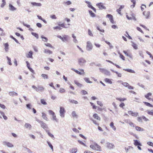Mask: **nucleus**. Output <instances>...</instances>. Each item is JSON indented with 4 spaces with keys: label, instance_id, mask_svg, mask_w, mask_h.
<instances>
[{
    "label": "nucleus",
    "instance_id": "nucleus-38",
    "mask_svg": "<svg viewBox=\"0 0 153 153\" xmlns=\"http://www.w3.org/2000/svg\"><path fill=\"white\" fill-rule=\"evenodd\" d=\"M44 52L45 53H48L49 54H52V52L51 51L47 49L45 50Z\"/></svg>",
    "mask_w": 153,
    "mask_h": 153
},
{
    "label": "nucleus",
    "instance_id": "nucleus-14",
    "mask_svg": "<svg viewBox=\"0 0 153 153\" xmlns=\"http://www.w3.org/2000/svg\"><path fill=\"white\" fill-rule=\"evenodd\" d=\"M4 144L6 145L8 147L12 148L13 147V145L11 143L7 142H4Z\"/></svg>",
    "mask_w": 153,
    "mask_h": 153
},
{
    "label": "nucleus",
    "instance_id": "nucleus-28",
    "mask_svg": "<svg viewBox=\"0 0 153 153\" xmlns=\"http://www.w3.org/2000/svg\"><path fill=\"white\" fill-rule=\"evenodd\" d=\"M74 83L78 86L79 87H81L82 85V84L79 83L76 80H75L74 81Z\"/></svg>",
    "mask_w": 153,
    "mask_h": 153
},
{
    "label": "nucleus",
    "instance_id": "nucleus-49",
    "mask_svg": "<svg viewBox=\"0 0 153 153\" xmlns=\"http://www.w3.org/2000/svg\"><path fill=\"white\" fill-rule=\"evenodd\" d=\"M59 91L61 93H65V90L62 88H60L59 90Z\"/></svg>",
    "mask_w": 153,
    "mask_h": 153
},
{
    "label": "nucleus",
    "instance_id": "nucleus-37",
    "mask_svg": "<svg viewBox=\"0 0 153 153\" xmlns=\"http://www.w3.org/2000/svg\"><path fill=\"white\" fill-rule=\"evenodd\" d=\"M144 104L146 106L151 107H153V105H151L150 103L147 102H143Z\"/></svg>",
    "mask_w": 153,
    "mask_h": 153
},
{
    "label": "nucleus",
    "instance_id": "nucleus-42",
    "mask_svg": "<svg viewBox=\"0 0 153 153\" xmlns=\"http://www.w3.org/2000/svg\"><path fill=\"white\" fill-rule=\"evenodd\" d=\"M41 76L44 79H48V75L46 74H42Z\"/></svg>",
    "mask_w": 153,
    "mask_h": 153
},
{
    "label": "nucleus",
    "instance_id": "nucleus-33",
    "mask_svg": "<svg viewBox=\"0 0 153 153\" xmlns=\"http://www.w3.org/2000/svg\"><path fill=\"white\" fill-rule=\"evenodd\" d=\"M88 7L92 9L95 12H96V9L94 7H93L91 5L90 3L89 4H88Z\"/></svg>",
    "mask_w": 153,
    "mask_h": 153
},
{
    "label": "nucleus",
    "instance_id": "nucleus-41",
    "mask_svg": "<svg viewBox=\"0 0 153 153\" xmlns=\"http://www.w3.org/2000/svg\"><path fill=\"white\" fill-rule=\"evenodd\" d=\"M84 79L88 83H91L92 82L91 81L89 80V79L88 78H85Z\"/></svg>",
    "mask_w": 153,
    "mask_h": 153
},
{
    "label": "nucleus",
    "instance_id": "nucleus-7",
    "mask_svg": "<svg viewBox=\"0 0 153 153\" xmlns=\"http://www.w3.org/2000/svg\"><path fill=\"white\" fill-rule=\"evenodd\" d=\"M39 123H40L41 126L44 129L47 128L48 127L46 124L43 121L40 120H37Z\"/></svg>",
    "mask_w": 153,
    "mask_h": 153
},
{
    "label": "nucleus",
    "instance_id": "nucleus-16",
    "mask_svg": "<svg viewBox=\"0 0 153 153\" xmlns=\"http://www.w3.org/2000/svg\"><path fill=\"white\" fill-rule=\"evenodd\" d=\"M36 91L38 92H42L44 91V88L42 86H38V89H37Z\"/></svg>",
    "mask_w": 153,
    "mask_h": 153
},
{
    "label": "nucleus",
    "instance_id": "nucleus-27",
    "mask_svg": "<svg viewBox=\"0 0 153 153\" xmlns=\"http://www.w3.org/2000/svg\"><path fill=\"white\" fill-rule=\"evenodd\" d=\"M116 99L120 102H122L126 100L127 99L126 98H121L117 97L116 98Z\"/></svg>",
    "mask_w": 153,
    "mask_h": 153
},
{
    "label": "nucleus",
    "instance_id": "nucleus-9",
    "mask_svg": "<svg viewBox=\"0 0 153 153\" xmlns=\"http://www.w3.org/2000/svg\"><path fill=\"white\" fill-rule=\"evenodd\" d=\"M122 84L124 86L127 87L129 89H133V87L132 86L130 85L126 82H122Z\"/></svg>",
    "mask_w": 153,
    "mask_h": 153
},
{
    "label": "nucleus",
    "instance_id": "nucleus-40",
    "mask_svg": "<svg viewBox=\"0 0 153 153\" xmlns=\"http://www.w3.org/2000/svg\"><path fill=\"white\" fill-rule=\"evenodd\" d=\"M25 126L27 128H29L30 129L31 128V126L28 123H25Z\"/></svg>",
    "mask_w": 153,
    "mask_h": 153
},
{
    "label": "nucleus",
    "instance_id": "nucleus-12",
    "mask_svg": "<svg viewBox=\"0 0 153 153\" xmlns=\"http://www.w3.org/2000/svg\"><path fill=\"white\" fill-rule=\"evenodd\" d=\"M98 7L100 9H105V7L103 6V4L102 3H100L96 4Z\"/></svg>",
    "mask_w": 153,
    "mask_h": 153
},
{
    "label": "nucleus",
    "instance_id": "nucleus-30",
    "mask_svg": "<svg viewBox=\"0 0 153 153\" xmlns=\"http://www.w3.org/2000/svg\"><path fill=\"white\" fill-rule=\"evenodd\" d=\"M33 52L32 51H30L28 53V55H27V57L28 58H33L32 56Z\"/></svg>",
    "mask_w": 153,
    "mask_h": 153
},
{
    "label": "nucleus",
    "instance_id": "nucleus-51",
    "mask_svg": "<svg viewBox=\"0 0 153 153\" xmlns=\"http://www.w3.org/2000/svg\"><path fill=\"white\" fill-rule=\"evenodd\" d=\"M147 113L149 115H153V110L151 111H147Z\"/></svg>",
    "mask_w": 153,
    "mask_h": 153
},
{
    "label": "nucleus",
    "instance_id": "nucleus-10",
    "mask_svg": "<svg viewBox=\"0 0 153 153\" xmlns=\"http://www.w3.org/2000/svg\"><path fill=\"white\" fill-rule=\"evenodd\" d=\"M106 17L109 19L110 21L112 23L114 24V23L113 16L111 15L108 14L106 15Z\"/></svg>",
    "mask_w": 153,
    "mask_h": 153
},
{
    "label": "nucleus",
    "instance_id": "nucleus-32",
    "mask_svg": "<svg viewBox=\"0 0 153 153\" xmlns=\"http://www.w3.org/2000/svg\"><path fill=\"white\" fill-rule=\"evenodd\" d=\"M110 126L115 131L116 128L115 127L114 125V123L113 122H111L110 123Z\"/></svg>",
    "mask_w": 153,
    "mask_h": 153
},
{
    "label": "nucleus",
    "instance_id": "nucleus-54",
    "mask_svg": "<svg viewBox=\"0 0 153 153\" xmlns=\"http://www.w3.org/2000/svg\"><path fill=\"white\" fill-rule=\"evenodd\" d=\"M147 143L148 145L153 147V143L152 142L149 141L147 142Z\"/></svg>",
    "mask_w": 153,
    "mask_h": 153
},
{
    "label": "nucleus",
    "instance_id": "nucleus-44",
    "mask_svg": "<svg viewBox=\"0 0 153 153\" xmlns=\"http://www.w3.org/2000/svg\"><path fill=\"white\" fill-rule=\"evenodd\" d=\"M40 102L41 103L44 105H46L47 104V102H46L45 100L44 99H41L40 100Z\"/></svg>",
    "mask_w": 153,
    "mask_h": 153
},
{
    "label": "nucleus",
    "instance_id": "nucleus-17",
    "mask_svg": "<svg viewBox=\"0 0 153 153\" xmlns=\"http://www.w3.org/2000/svg\"><path fill=\"white\" fill-rule=\"evenodd\" d=\"M93 117L95 119H96L97 120H100V118L99 117L98 115L96 113L94 114L93 115Z\"/></svg>",
    "mask_w": 153,
    "mask_h": 153
},
{
    "label": "nucleus",
    "instance_id": "nucleus-60",
    "mask_svg": "<svg viewBox=\"0 0 153 153\" xmlns=\"http://www.w3.org/2000/svg\"><path fill=\"white\" fill-rule=\"evenodd\" d=\"M125 105L123 102H121L119 105V106L123 109V107Z\"/></svg>",
    "mask_w": 153,
    "mask_h": 153
},
{
    "label": "nucleus",
    "instance_id": "nucleus-18",
    "mask_svg": "<svg viewBox=\"0 0 153 153\" xmlns=\"http://www.w3.org/2000/svg\"><path fill=\"white\" fill-rule=\"evenodd\" d=\"M9 94L10 96L12 97L18 96L17 93L14 91L10 92L9 93Z\"/></svg>",
    "mask_w": 153,
    "mask_h": 153
},
{
    "label": "nucleus",
    "instance_id": "nucleus-58",
    "mask_svg": "<svg viewBox=\"0 0 153 153\" xmlns=\"http://www.w3.org/2000/svg\"><path fill=\"white\" fill-rule=\"evenodd\" d=\"M128 123L129 125L132 127H134L135 126V125L131 122H129Z\"/></svg>",
    "mask_w": 153,
    "mask_h": 153
},
{
    "label": "nucleus",
    "instance_id": "nucleus-36",
    "mask_svg": "<svg viewBox=\"0 0 153 153\" xmlns=\"http://www.w3.org/2000/svg\"><path fill=\"white\" fill-rule=\"evenodd\" d=\"M89 14H90V16L92 17H95L96 16V15L95 13H93L92 11L91 10H89Z\"/></svg>",
    "mask_w": 153,
    "mask_h": 153
},
{
    "label": "nucleus",
    "instance_id": "nucleus-53",
    "mask_svg": "<svg viewBox=\"0 0 153 153\" xmlns=\"http://www.w3.org/2000/svg\"><path fill=\"white\" fill-rule=\"evenodd\" d=\"M146 53L150 56V58H151L152 59H153V56H152L150 52L148 51H146Z\"/></svg>",
    "mask_w": 153,
    "mask_h": 153
},
{
    "label": "nucleus",
    "instance_id": "nucleus-3",
    "mask_svg": "<svg viewBox=\"0 0 153 153\" xmlns=\"http://www.w3.org/2000/svg\"><path fill=\"white\" fill-rule=\"evenodd\" d=\"M71 70L74 71L76 74L80 75H84L85 74V72L83 69H79V71L75 69L74 68H71Z\"/></svg>",
    "mask_w": 153,
    "mask_h": 153
},
{
    "label": "nucleus",
    "instance_id": "nucleus-48",
    "mask_svg": "<svg viewBox=\"0 0 153 153\" xmlns=\"http://www.w3.org/2000/svg\"><path fill=\"white\" fill-rule=\"evenodd\" d=\"M143 118H142V116L141 117H138L137 118V121L140 122H142V119Z\"/></svg>",
    "mask_w": 153,
    "mask_h": 153
},
{
    "label": "nucleus",
    "instance_id": "nucleus-34",
    "mask_svg": "<svg viewBox=\"0 0 153 153\" xmlns=\"http://www.w3.org/2000/svg\"><path fill=\"white\" fill-rule=\"evenodd\" d=\"M105 81L106 82L108 83H110V84H111L112 83V82L111 80L108 78H105L104 79Z\"/></svg>",
    "mask_w": 153,
    "mask_h": 153
},
{
    "label": "nucleus",
    "instance_id": "nucleus-50",
    "mask_svg": "<svg viewBox=\"0 0 153 153\" xmlns=\"http://www.w3.org/2000/svg\"><path fill=\"white\" fill-rule=\"evenodd\" d=\"M41 38L43 39V40L44 42H47L48 40V39L46 37H44L43 36H41Z\"/></svg>",
    "mask_w": 153,
    "mask_h": 153
},
{
    "label": "nucleus",
    "instance_id": "nucleus-15",
    "mask_svg": "<svg viewBox=\"0 0 153 153\" xmlns=\"http://www.w3.org/2000/svg\"><path fill=\"white\" fill-rule=\"evenodd\" d=\"M114 146V145L111 143H107V148L109 149H111L113 148Z\"/></svg>",
    "mask_w": 153,
    "mask_h": 153
},
{
    "label": "nucleus",
    "instance_id": "nucleus-39",
    "mask_svg": "<svg viewBox=\"0 0 153 153\" xmlns=\"http://www.w3.org/2000/svg\"><path fill=\"white\" fill-rule=\"evenodd\" d=\"M0 113L1 114V115L3 116L4 119L6 120L7 119V117L4 115V114L3 112L0 111Z\"/></svg>",
    "mask_w": 153,
    "mask_h": 153
},
{
    "label": "nucleus",
    "instance_id": "nucleus-21",
    "mask_svg": "<svg viewBox=\"0 0 153 153\" xmlns=\"http://www.w3.org/2000/svg\"><path fill=\"white\" fill-rule=\"evenodd\" d=\"M68 36L66 35H64L63 36L62 41L64 42L68 41Z\"/></svg>",
    "mask_w": 153,
    "mask_h": 153
},
{
    "label": "nucleus",
    "instance_id": "nucleus-11",
    "mask_svg": "<svg viewBox=\"0 0 153 153\" xmlns=\"http://www.w3.org/2000/svg\"><path fill=\"white\" fill-rule=\"evenodd\" d=\"M143 13L146 19L149 18L150 16V12L149 11H144Z\"/></svg>",
    "mask_w": 153,
    "mask_h": 153
},
{
    "label": "nucleus",
    "instance_id": "nucleus-25",
    "mask_svg": "<svg viewBox=\"0 0 153 153\" xmlns=\"http://www.w3.org/2000/svg\"><path fill=\"white\" fill-rule=\"evenodd\" d=\"M31 4L33 6H35L37 7H40L42 5L40 3H37L36 2H31Z\"/></svg>",
    "mask_w": 153,
    "mask_h": 153
},
{
    "label": "nucleus",
    "instance_id": "nucleus-29",
    "mask_svg": "<svg viewBox=\"0 0 153 153\" xmlns=\"http://www.w3.org/2000/svg\"><path fill=\"white\" fill-rule=\"evenodd\" d=\"M4 46L5 50L6 52L9 49V45L8 43H7L4 44Z\"/></svg>",
    "mask_w": 153,
    "mask_h": 153
},
{
    "label": "nucleus",
    "instance_id": "nucleus-19",
    "mask_svg": "<svg viewBox=\"0 0 153 153\" xmlns=\"http://www.w3.org/2000/svg\"><path fill=\"white\" fill-rule=\"evenodd\" d=\"M135 129L138 131H144V129L141 127L138 126L135 127Z\"/></svg>",
    "mask_w": 153,
    "mask_h": 153
},
{
    "label": "nucleus",
    "instance_id": "nucleus-31",
    "mask_svg": "<svg viewBox=\"0 0 153 153\" xmlns=\"http://www.w3.org/2000/svg\"><path fill=\"white\" fill-rule=\"evenodd\" d=\"M9 9L10 10L13 11L16 10V8L10 4H9Z\"/></svg>",
    "mask_w": 153,
    "mask_h": 153
},
{
    "label": "nucleus",
    "instance_id": "nucleus-62",
    "mask_svg": "<svg viewBox=\"0 0 153 153\" xmlns=\"http://www.w3.org/2000/svg\"><path fill=\"white\" fill-rule=\"evenodd\" d=\"M10 38H12L17 43H19L18 41L16 38H15L14 37L12 36L11 35L10 36Z\"/></svg>",
    "mask_w": 153,
    "mask_h": 153
},
{
    "label": "nucleus",
    "instance_id": "nucleus-26",
    "mask_svg": "<svg viewBox=\"0 0 153 153\" xmlns=\"http://www.w3.org/2000/svg\"><path fill=\"white\" fill-rule=\"evenodd\" d=\"M72 117L73 118H77L78 115L75 111H73L71 114Z\"/></svg>",
    "mask_w": 153,
    "mask_h": 153
},
{
    "label": "nucleus",
    "instance_id": "nucleus-13",
    "mask_svg": "<svg viewBox=\"0 0 153 153\" xmlns=\"http://www.w3.org/2000/svg\"><path fill=\"white\" fill-rule=\"evenodd\" d=\"M123 52L127 56H128L130 57H131L132 56L131 54L128 50L126 51H123Z\"/></svg>",
    "mask_w": 153,
    "mask_h": 153
},
{
    "label": "nucleus",
    "instance_id": "nucleus-57",
    "mask_svg": "<svg viewBox=\"0 0 153 153\" xmlns=\"http://www.w3.org/2000/svg\"><path fill=\"white\" fill-rule=\"evenodd\" d=\"M120 58L121 59H122L123 60H125V57L122 54L120 53Z\"/></svg>",
    "mask_w": 153,
    "mask_h": 153
},
{
    "label": "nucleus",
    "instance_id": "nucleus-5",
    "mask_svg": "<svg viewBox=\"0 0 153 153\" xmlns=\"http://www.w3.org/2000/svg\"><path fill=\"white\" fill-rule=\"evenodd\" d=\"M86 48L87 50L88 51H90L93 48V46L90 42L88 41L87 42Z\"/></svg>",
    "mask_w": 153,
    "mask_h": 153
},
{
    "label": "nucleus",
    "instance_id": "nucleus-8",
    "mask_svg": "<svg viewBox=\"0 0 153 153\" xmlns=\"http://www.w3.org/2000/svg\"><path fill=\"white\" fill-rule=\"evenodd\" d=\"M60 116L62 117H64V114L65 113V110L64 108L63 107H60Z\"/></svg>",
    "mask_w": 153,
    "mask_h": 153
},
{
    "label": "nucleus",
    "instance_id": "nucleus-47",
    "mask_svg": "<svg viewBox=\"0 0 153 153\" xmlns=\"http://www.w3.org/2000/svg\"><path fill=\"white\" fill-rule=\"evenodd\" d=\"M77 150L76 148L72 149L71 151V152L72 153H76L77 152Z\"/></svg>",
    "mask_w": 153,
    "mask_h": 153
},
{
    "label": "nucleus",
    "instance_id": "nucleus-63",
    "mask_svg": "<svg viewBox=\"0 0 153 153\" xmlns=\"http://www.w3.org/2000/svg\"><path fill=\"white\" fill-rule=\"evenodd\" d=\"M117 75V76L119 77H121L122 76V74L120 73H119L117 71L114 72Z\"/></svg>",
    "mask_w": 153,
    "mask_h": 153
},
{
    "label": "nucleus",
    "instance_id": "nucleus-2",
    "mask_svg": "<svg viewBox=\"0 0 153 153\" xmlns=\"http://www.w3.org/2000/svg\"><path fill=\"white\" fill-rule=\"evenodd\" d=\"M126 17L128 20H136L135 14L131 11L126 13Z\"/></svg>",
    "mask_w": 153,
    "mask_h": 153
},
{
    "label": "nucleus",
    "instance_id": "nucleus-35",
    "mask_svg": "<svg viewBox=\"0 0 153 153\" xmlns=\"http://www.w3.org/2000/svg\"><path fill=\"white\" fill-rule=\"evenodd\" d=\"M123 70L126 71H127V72H129L130 73H135V72L134 71H133L131 69H124Z\"/></svg>",
    "mask_w": 153,
    "mask_h": 153
},
{
    "label": "nucleus",
    "instance_id": "nucleus-6",
    "mask_svg": "<svg viewBox=\"0 0 153 153\" xmlns=\"http://www.w3.org/2000/svg\"><path fill=\"white\" fill-rule=\"evenodd\" d=\"M128 114L133 117H136L138 115V113L137 112H133L132 111H128Z\"/></svg>",
    "mask_w": 153,
    "mask_h": 153
},
{
    "label": "nucleus",
    "instance_id": "nucleus-4",
    "mask_svg": "<svg viewBox=\"0 0 153 153\" xmlns=\"http://www.w3.org/2000/svg\"><path fill=\"white\" fill-rule=\"evenodd\" d=\"M78 63L81 66H82L86 62V60L83 58H80L78 59Z\"/></svg>",
    "mask_w": 153,
    "mask_h": 153
},
{
    "label": "nucleus",
    "instance_id": "nucleus-1",
    "mask_svg": "<svg viewBox=\"0 0 153 153\" xmlns=\"http://www.w3.org/2000/svg\"><path fill=\"white\" fill-rule=\"evenodd\" d=\"M90 147L91 149L97 151H100L102 150L101 147L96 143L91 144Z\"/></svg>",
    "mask_w": 153,
    "mask_h": 153
},
{
    "label": "nucleus",
    "instance_id": "nucleus-59",
    "mask_svg": "<svg viewBox=\"0 0 153 153\" xmlns=\"http://www.w3.org/2000/svg\"><path fill=\"white\" fill-rule=\"evenodd\" d=\"M146 7V6L144 4H142V6L141 7V10L142 11H143L144 10V8Z\"/></svg>",
    "mask_w": 153,
    "mask_h": 153
},
{
    "label": "nucleus",
    "instance_id": "nucleus-56",
    "mask_svg": "<svg viewBox=\"0 0 153 153\" xmlns=\"http://www.w3.org/2000/svg\"><path fill=\"white\" fill-rule=\"evenodd\" d=\"M47 143L48 144V145L49 146H50V147L51 148V149H52V150H53V146L52 145V144L49 142L48 141Z\"/></svg>",
    "mask_w": 153,
    "mask_h": 153
},
{
    "label": "nucleus",
    "instance_id": "nucleus-52",
    "mask_svg": "<svg viewBox=\"0 0 153 153\" xmlns=\"http://www.w3.org/2000/svg\"><path fill=\"white\" fill-rule=\"evenodd\" d=\"M58 25L59 26L62 27L63 28H67V27H66L65 26L64 23H63L61 24H58Z\"/></svg>",
    "mask_w": 153,
    "mask_h": 153
},
{
    "label": "nucleus",
    "instance_id": "nucleus-24",
    "mask_svg": "<svg viewBox=\"0 0 153 153\" xmlns=\"http://www.w3.org/2000/svg\"><path fill=\"white\" fill-rule=\"evenodd\" d=\"M42 117L44 119V120L46 121H48V119L47 117V115L44 112L42 113Z\"/></svg>",
    "mask_w": 153,
    "mask_h": 153
},
{
    "label": "nucleus",
    "instance_id": "nucleus-55",
    "mask_svg": "<svg viewBox=\"0 0 153 153\" xmlns=\"http://www.w3.org/2000/svg\"><path fill=\"white\" fill-rule=\"evenodd\" d=\"M70 102L72 103H74L75 104H77L78 103V102L76 101L75 100H71L70 101Z\"/></svg>",
    "mask_w": 153,
    "mask_h": 153
},
{
    "label": "nucleus",
    "instance_id": "nucleus-45",
    "mask_svg": "<svg viewBox=\"0 0 153 153\" xmlns=\"http://www.w3.org/2000/svg\"><path fill=\"white\" fill-rule=\"evenodd\" d=\"M6 3L5 2V0H2V3L1 4V7H3L4 5L6 4Z\"/></svg>",
    "mask_w": 153,
    "mask_h": 153
},
{
    "label": "nucleus",
    "instance_id": "nucleus-20",
    "mask_svg": "<svg viewBox=\"0 0 153 153\" xmlns=\"http://www.w3.org/2000/svg\"><path fill=\"white\" fill-rule=\"evenodd\" d=\"M152 94L151 93H149L145 95V97L149 100H151L152 99L149 98V97L151 96Z\"/></svg>",
    "mask_w": 153,
    "mask_h": 153
},
{
    "label": "nucleus",
    "instance_id": "nucleus-22",
    "mask_svg": "<svg viewBox=\"0 0 153 153\" xmlns=\"http://www.w3.org/2000/svg\"><path fill=\"white\" fill-rule=\"evenodd\" d=\"M134 144L135 146H137L138 145L140 146H142V145L138 140H134Z\"/></svg>",
    "mask_w": 153,
    "mask_h": 153
},
{
    "label": "nucleus",
    "instance_id": "nucleus-46",
    "mask_svg": "<svg viewBox=\"0 0 153 153\" xmlns=\"http://www.w3.org/2000/svg\"><path fill=\"white\" fill-rule=\"evenodd\" d=\"M31 33H32V35L33 36H35L36 38V39H38L39 36H38V35L37 33H34V32H32Z\"/></svg>",
    "mask_w": 153,
    "mask_h": 153
},
{
    "label": "nucleus",
    "instance_id": "nucleus-43",
    "mask_svg": "<svg viewBox=\"0 0 153 153\" xmlns=\"http://www.w3.org/2000/svg\"><path fill=\"white\" fill-rule=\"evenodd\" d=\"M132 46L135 49H137V45L134 43L133 42H132Z\"/></svg>",
    "mask_w": 153,
    "mask_h": 153
},
{
    "label": "nucleus",
    "instance_id": "nucleus-61",
    "mask_svg": "<svg viewBox=\"0 0 153 153\" xmlns=\"http://www.w3.org/2000/svg\"><path fill=\"white\" fill-rule=\"evenodd\" d=\"M52 116V117L53 120H54L56 121V122L57 121V120L56 115L55 114H54Z\"/></svg>",
    "mask_w": 153,
    "mask_h": 153
},
{
    "label": "nucleus",
    "instance_id": "nucleus-23",
    "mask_svg": "<svg viewBox=\"0 0 153 153\" xmlns=\"http://www.w3.org/2000/svg\"><path fill=\"white\" fill-rule=\"evenodd\" d=\"M124 7V6L123 5H121L120 6V7L118 9H117V12L120 15H121V11L122 9H123Z\"/></svg>",
    "mask_w": 153,
    "mask_h": 153
},
{
    "label": "nucleus",
    "instance_id": "nucleus-64",
    "mask_svg": "<svg viewBox=\"0 0 153 153\" xmlns=\"http://www.w3.org/2000/svg\"><path fill=\"white\" fill-rule=\"evenodd\" d=\"M49 114H51L52 115L54 114L55 113L52 110H49L48 111Z\"/></svg>",
    "mask_w": 153,
    "mask_h": 153
}]
</instances>
